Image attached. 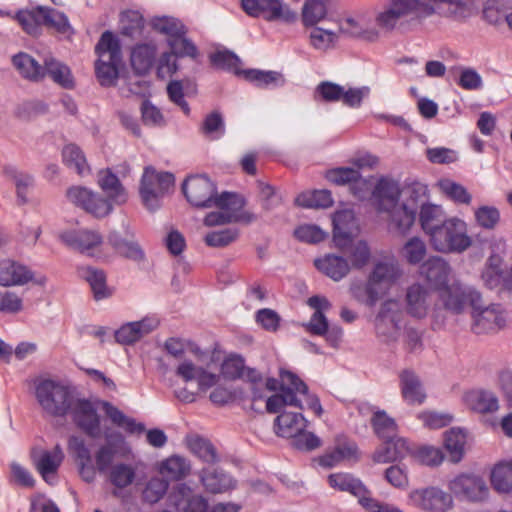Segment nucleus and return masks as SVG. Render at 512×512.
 <instances>
[{"instance_id":"obj_1","label":"nucleus","mask_w":512,"mask_h":512,"mask_svg":"<svg viewBox=\"0 0 512 512\" xmlns=\"http://www.w3.org/2000/svg\"><path fill=\"white\" fill-rule=\"evenodd\" d=\"M451 272L450 264L439 256L428 258L420 267L421 275L424 276L430 288L437 292L444 308L459 314L465 309L466 301H470L473 305L477 302L479 292L457 279L450 283Z\"/></svg>"},{"instance_id":"obj_2","label":"nucleus","mask_w":512,"mask_h":512,"mask_svg":"<svg viewBox=\"0 0 512 512\" xmlns=\"http://www.w3.org/2000/svg\"><path fill=\"white\" fill-rule=\"evenodd\" d=\"M475 0H390L387 7L376 16L379 26L393 30L404 17L422 20L436 14L434 4H448L447 16L464 21L472 15Z\"/></svg>"},{"instance_id":"obj_3","label":"nucleus","mask_w":512,"mask_h":512,"mask_svg":"<svg viewBox=\"0 0 512 512\" xmlns=\"http://www.w3.org/2000/svg\"><path fill=\"white\" fill-rule=\"evenodd\" d=\"M77 390L60 380L45 378L35 385V397L42 410L53 417H65L76 401Z\"/></svg>"},{"instance_id":"obj_4","label":"nucleus","mask_w":512,"mask_h":512,"mask_svg":"<svg viewBox=\"0 0 512 512\" xmlns=\"http://www.w3.org/2000/svg\"><path fill=\"white\" fill-rule=\"evenodd\" d=\"M374 180L373 176L363 178L359 172V176L355 177L349 185L350 192L360 201L372 196L379 212L390 211L399 203L401 196L399 184L385 176H381L376 184Z\"/></svg>"},{"instance_id":"obj_5","label":"nucleus","mask_w":512,"mask_h":512,"mask_svg":"<svg viewBox=\"0 0 512 512\" xmlns=\"http://www.w3.org/2000/svg\"><path fill=\"white\" fill-rule=\"evenodd\" d=\"M428 237L431 247L441 253H461L472 244L466 223L457 217L447 218Z\"/></svg>"},{"instance_id":"obj_6","label":"nucleus","mask_w":512,"mask_h":512,"mask_svg":"<svg viewBox=\"0 0 512 512\" xmlns=\"http://www.w3.org/2000/svg\"><path fill=\"white\" fill-rule=\"evenodd\" d=\"M405 193L407 195L406 199L399 207H397V204L390 211H386L390 215L391 227L403 235L408 233L415 223L421 205L427 204L425 202L426 187L424 185L415 182L405 189Z\"/></svg>"},{"instance_id":"obj_7","label":"nucleus","mask_w":512,"mask_h":512,"mask_svg":"<svg viewBox=\"0 0 512 512\" xmlns=\"http://www.w3.org/2000/svg\"><path fill=\"white\" fill-rule=\"evenodd\" d=\"M175 176L171 172H157L152 166H146L140 180L139 193L143 204L151 211L158 209L162 197L171 191Z\"/></svg>"},{"instance_id":"obj_8","label":"nucleus","mask_w":512,"mask_h":512,"mask_svg":"<svg viewBox=\"0 0 512 512\" xmlns=\"http://www.w3.org/2000/svg\"><path fill=\"white\" fill-rule=\"evenodd\" d=\"M329 485L339 491L351 493L359 499V503L370 512H400L397 508H389L370 497V492L364 483L350 473H333L328 476Z\"/></svg>"},{"instance_id":"obj_9","label":"nucleus","mask_w":512,"mask_h":512,"mask_svg":"<svg viewBox=\"0 0 512 512\" xmlns=\"http://www.w3.org/2000/svg\"><path fill=\"white\" fill-rule=\"evenodd\" d=\"M241 8L250 17L263 18L272 22L280 20L291 24L296 21L297 14L282 0H241Z\"/></svg>"},{"instance_id":"obj_10","label":"nucleus","mask_w":512,"mask_h":512,"mask_svg":"<svg viewBox=\"0 0 512 512\" xmlns=\"http://www.w3.org/2000/svg\"><path fill=\"white\" fill-rule=\"evenodd\" d=\"M182 193L191 206L197 209L211 208L216 184L206 175L187 177L181 186Z\"/></svg>"},{"instance_id":"obj_11","label":"nucleus","mask_w":512,"mask_h":512,"mask_svg":"<svg viewBox=\"0 0 512 512\" xmlns=\"http://www.w3.org/2000/svg\"><path fill=\"white\" fill-rule=\"evenodd\" d=\"M67 199L91 215L101 218L109 215L113 206L109 200L83 186H72L66 191Z\"/></svg>"},{"instance_id":"obj_12","label":"nucleus","mask_w":512,"mask_h":512,"mask_svg":"<svg viewBox=\"0 0 512 512\" xmlns=\"http://www.w3.org/2000/svg\"><path fill=\"white\" fill-rule=\"evenodd\" d=\"M448 487L457 498L469 502H482L489 495L484 479L474 474H459L449 482Z\"/></svg>"},{"instance_id":"obj_13","label":"nucleus","mask_w":512,"mask_h":512,"mask_svg":"<svg viewBox=\"0 0 512 512\" xmlns=\"http://www.w3.org/2000/svg\"><path fill=\"white\" fill-rule=\"evenodd\" d=\"M469 305L472 308L473 326L472 330L476 334L488 333L495 329H501L505 326V318L501 313L500 304H491L487 307L481 305V294L474 305L470 301L465 302V307Z\"/></svg>"},{"instance_id":"obj_14","label":"nucleus","mask_w":512,"mask_h":512,"mask_svg":"<svg viewBox=\"0 0 512 512\" xmlns=\"http://www.w3.org/2000/svg\"><path fill=\"white\" fill-rule=\"evenodd\" d=\"M168 501L178 512H208V500L186 483H176L168 493Z\"/></svg>"},{"instance_id":"obj_15","label":"nucleus","mask_w":512,"mask_h":512,"mask_svg":"<svg viewBox=\"0 0 512 512\" xmlns=\"http://www.w3.org/2000/svg\"><path fill=\"white\" fill-rule=\"evenodd\" d=\"M397 303L388 299L385 300L375 317V330L379 337H383L385 342L396 341L401 330V317L400 313L394 308Z\"/></svg>"},{"instance_id":"obj_16","label":"nucleus","mask_w":512,"mask_h":512,"mask_svg":"<svg viewBox=\"0 0 512 512\" xmlns=\"http://www.w3.org/2000/svg\"><path fill=\"white\" fill-rule=\"evenodd\" d=\"M74 423L91 438L100 436V417L91 401L86 398H76L70 411Z\"/></svg>"},{"instance_id":"obj_17","label":"nucleus","mask_w":512,"mask_h":512,"mask_svg":"<svg viewBox=\"0 0 512 512\" xmlns=\"http://www.w3.org/2000/svg\"><path fill=\"white\" fill-rule=\"evenodd\" d=\"M106 443L101 445L94 455L96 468L100 474H106L114 465L115 457L122 454L126 441L119 432L105 433Z\"/></svg>"},{"instance_id":"obj_18","label":"nucleus","mask_w":512,"mask_h":512,"mask_svg":"<svg viewBox=\"0 0 512 512\" xmlns=\"http://www.w3.org/2000/svg\"><path fill=\"white\" fill-rule=\"evenodd\" d=\"M401 270L397 263L388 260H379L373 267L368 278L378 295L382 298L391 286L400 278Z\"/></svg>"},{"instance_id":"obj_19","label":"nucleus","mask_w":512,"mask_h":512,"mask_svg":"<svg viewBox=\"0 0 512 512\" xmlns=\"http://www.w3.org/2000/svg\"><path fill=\"white\" fill-rule=\"evenodd\" d=\"M234 75L242 77L245 81L259 89H276L286 83L284 75L279 71L262 70L257 68L237 69Z\"/></svg>"},{"instance_id":"obj_20","label":"nucleus","mask_w":512,"mask_h":512,"mask_svg":"<svg viewBox=\"0 0 512 512\" xmlns=\"http://www.w3.org/2000/svg\"><path fill=\"white\" fill-rule=\"evenodd\" d=\"M34 280V272L26 265L11 259L0 261V286H23Z\"/></svg>"},{"instance_id":"obj_21","label":"nucleus","mask_w":512,"mask_h":512,"mask_svg":"<svg viewBox=\"0 0 512 512\" xmlns=\"http://www.w3.org/2000/svg\"><path fill=\"white\" fill-rule=\"evenodd\" d=\"M69 449L75 453L78 472L82 480L88 484L93 483L98 472L96 464H92L91 453L85 441L75 435L69 437Z\"/></svg>"},{"instance_id":"obj_22","label":"nucleus","mask_w":512,"mask_h":512,"mask_svg":"<svg viewBox=\"0 0 512 512\" xmlns=\"http://www.w3.org/2000/svg\"><path fill=\"white\" fill-rule=\"evenodd\" d=\"M77 274L89 284L93 298L96 301L112 296L113 290L107 285V275L103 269L90 265H81L77 267Z\"/></svg>"},{"instance_id":"obj_23","label":"nucleus","mask_w":512,"mask_h":512,"mask_svg":"<svg viewBox=\"0 0 512 512\" xmlns=\"http://www.w3.org/2000/svg\"><path fill=\"white\" fill-rule=\"evenodd\" d=\"M413 453L408 440L404 437L395 436L383 440V446L373 454V460L376 463H390L403 459L408 454Z\"/></svg>"},{"instance_id":"obj_24","label":"nucleus","mask_w":512,"mask_h":512,"mask_svg":"<svg viewBox=\"0 0 512 512\" xmlns=\"http://www.w3.org/2000/svg\"><path fill=\"white\" fill-rule=\"evenodd\" d=\"M199 477L205 490L212 494L225 493L236 487V480L220 468H203Z\"/></svg>"},{"instance_id":"obj_25","label":"nucleus","mask_w":512,"mask_h":512,"mask_svg":"<svg viewBox=\"0 0 512 512\" xmlns=\"http://www.w3.org/2000/svg\"><path fill=\"white\" fill-rule=\"evenodd\" d=\"M64 459L63 451L57 444L53 451L45 450L36 461V467L43 480L49 485L57 483L56 473Z\"/></svg>"},{"instance_id":"obj_26","label":"nucleus","mask_w":512,"mask_h":512,"mask_svg":"<svg viewBox=\"0 0 512 512\" xmlns=\"http://www.w3.org/2000/svg\"><path fill=\"white\" fill-rule=\"evenodd\" d=\"M400 388L404 401L409 405H421L426 393L419 377L410 369L403 370L400 375Z\"/></svg>"},{"instance_id":"obj_27","label":"nucleus","mask_w":512,"mask_h":512,"mask_svg":"<svg viewBox=\"0 0 512 512\" xmlns=\"http://www.w3.org/2000/svg\"><path fill=\"white\" fill-rule=\"evenodd\" d=\"M61 241L81 253L89 252L102 243V236L90 230H72L60 235Z\"/></svg>"},{"instance_id":"obj_28","label":"nucleus","mask_w":512,"mask_h":512,"mask_svg":"<svg viewBox=\"0 0 512 512\" xmlns=\"http://www.w3.org/2000/svg\"><path fill=\"white\" fill-rule=\"evenodd\" d=\"M308 420L301 412L283 410L274 420V431L282 438H291L295 433L305 430Z\"/></svg>"},{"instance_id":"obj_29","label":"nucleus","mask_w":512,"mask_h":512,"mask_svg":"<svg viewBox=\"0 0 512 512\" xmlns=\"http://www.w3.org/2000/svg\"><path fill=\"white\" fill-rule=\"evenodd\" d=\"M157 48L154 44L140 43L133 47L130 55L131 67L135 74L143 76L156 63Z\"/></svg>"},{"instance_id":"obj_30","label":"nucleus","mask_w":512,"mask_h":512,"mask_svg":"<svg viewBox=\"0 0 512 512\" xmlns=\"http://www.w3.org/2000/svg\"><path fill=\"white\" fill-rule=\"evenodd\" d=\"M419 506L426 511L446 512L453 504L452 496L437 487H429L417 493Z\"/></svg>"},{"instance_id":"obj_31","label":"nucleus","mask_w":512,"mask_h":512,"mask_svg":"<svg viewBox=\"0 0 512 512\" xmlns=\"http://www.w3.org/2000/svg\"><path fill=\"white\" fill-rule=\"evenodd\" d=\"M98 184L102 191L107 196V200L112 204L121 205L127 201V192L122 185L117 174H115L110 168L100 171Z\"/></svg>"},{"instance_id":"obj_32","label":"nucleus","mask_w":512,"mask_h":512,"mask_svg":"<svg viewBox=\"0 0 512 512\" xmlns=\"http://www.w3.org/2000/svg\"><path fill=\"white\" fill-rule=\"evenodd\" d=\"M151 27L166 36L168 46H174L176 39L188 32L186 25L180 19L166 15L153 17Z\"/></svg>"},{"instance_id":"obj_33","label":"nucleus","mask_w":512,"mask_h":512,"mask_svg":"<svg viewBox=\"0 0 512 512\" xmlns=\"http://www.w3.org/2000/svg\"><path fill=\"white\" fill-rule=\"evenodd\" d=\"M314 266L334 281L342 280L350 270L347 259L335 254H326L323 257L316 258Z\"/></svg>"},{"instance_id":"obj_34","label":"nucleus","mask_w":512,"mask_h":512,"mask_svg":"<svg viewBox=\"0 0 512 512\" xmlns=\"http://www.w3.org/2000/svg\"><path fill=\"white\" fill-rule=\"evenodd\" d=\"M3 174L13 181L18 203L26 204L28 202V189L34 186V176L27 171L20 170L14 164L4 165Z\"/></svg>"},{"instance_id":"obj_35","label":"nucleus","mask_w":512,"mask_h":512,"mask_svg":"<svg viewBox=\"0 0 512 512\" xmlns=\"http://www.w3.org/2000/svg\"><path fill=\"white\" fill-rule=\"evenodd\" d=\"M122 59L98 57L95 61V76L102 87H113L119 78Z\"/></svg>"},{"instance_id":"obj_36","label":"nucleus","mask_w":512,"mask_h":512,"mask_svg":"<svg viewBox=\"0 0 512 512\" xmlns=\"http://www.w3.org/2000/svg\"><path fill=\"white\" fill-rule=\"evenodd\" d=\"M12 63L25 79L39 82L45 78L46 65H41L35 58L25 52L12 57Z\"/></svg>"},{"instance_id":"obj_37","label":"nucleus","mask_w":512,"mask_h":512,"mask_svg":"<svg viewBox=\"0 0 512 512\" xmlns=\"http://www.w3.org/2000/svg\"><path fill=\"white\" fill-rule=\"evenodd\" d=\"M428 292L418 283L411 285L407 289L406 302L407 312L415 318H424L429 309Z\"/></svg>"},{"instance_id":"obj_38","label":"nucleus","mask_w":512,"mask_h":512,"mask_svg":"<svg viewBox=\"0 0 512 512\" xmlns=\"http://www.w3.org/2000/svg\"><path fill=\"white\" fill-rule=\"evenodd\" d=\"M358 457V446L355 442L345 441L319 456L318 464L323 468H333L341 461Z\"/></svg>"},{"instance_id":"obj_39","label":"nucleus","mask_w":512,"mask_h":512,"mask_svg":"<svg viewBox=\"0 0 512 512\" xmlns=\"http://www.w3.org/2000/svg\"><path fill=\"white\" fill-rule=\"evenodd\" d=\"M45 65V77L48 75L53 82L64 89L70 90L75 87V80L71 69L65 63L54 57H46Z\"/></svg>"},{"instance_id":"obj_40","label":"nucleus","mask_w":512,"mask_h":512,"mask_svg":"<svg viewBox=\"0 0 512 512\" xmlns=\"http://www.w3.org/2000/svg\"><path fill=\"white\" fill-rule=\"evenodd\" d=\"M190 469V462L186 458L172 455L161 462L159 471L168 482L170 480L178 482L189 474Z\"/></svg>"},{"instance_id":"obj_41","label":"nucleus","mask_w":512,"mask_h":512,"mask_svg":"<svg viewBox=\"0 0 512 512\" xmlns=\"http://www.w3.org/2000/svg\"><path fill=\"white\" fill-rule=\"evenodd\" d=\"M469 407L478 413H492L498 409V398L490 391L473 390L465 395Z\"/></svg>"},{"instance_id":"obj_42","label":"nucleus","mask_w":512,"mask_h":512,"mask_svg":"<svg viewBox=\"0 0 512 512\" xmlns=\"http://www.w3.org/2000/svg\"><path fill=\"white\" fill-rule=\"evenodd\" d=\"M417 213L420 226L427 236L447 219L442 207L432 203L421 205V209Z\"/></svg>"},{"instance_id":"obj_43","label":"nucleus","mask_w":512,"mask_h":512,"mask_svg":"<svg viewBox=\"0 0 512 512\" xmlns=\"http://www.w3.org/2000/svg\"><path fill=\"white\" fill-rule=\"evenodd\" d=\"M189 450L201 461L207 464H215L220 461V456L213 443L199 435L187 438Z\"/></svg>"},{"instance_id":"obj_44","label":"nucleus","mask_w":512,"mask_h":512,"mask_svg":"<svg viewBox=\"0 0 512 512\" xmlns=\"http://www.w3.org/2000/svg\"><path fill=\"white\" fill-rule=\"evenodd\" d=\"M370 424L374 434L382 441L395 436L399 431V426L395 419L382 409L374 411Z\"/></svg>"},{"instance_id":"obj_45","label":"nucleus","mask_w":512,"mask_h":512,"mask_svg":"<svg viewBox=\"0 0 512 512\" xmlns=\"http://www.w3.org/2000/svg\"><path fill=\"white\" fill-rule=\"evenodd\" d=\"M490 482L498 493H510L512 491V461L496 464L491 470Z\"/></svg>"},{"instance_id":"obj_46","label":"nucleus","mask_w":512,"mask_h":512,"mask_svg":"<svg viewBox=\"0 0 512 512\" xmlns=\"http://www.w3.org/2000/svg\"><path fill=\"white\" fill-rule=\"evenodd\" d=\"M200 133L211 141H217L226 133L225 120L221 112L212 111L208 113L199 128Z\"/></svg>"},{"instance_id":"obj_47","label":"nucleus","mask_w":512,"mask_h":512,"mask_svg":"<svg viewBox=\"0 0 512 512\" xmlns=\"http://www.w3.org/2000/svg\"><path fill=\"white\" fill-rule=\"evenodd\" d=\"M41 15L42 25L54 28L60 34H73L74 30L67 15L57 9L43 6L38 11Z\"/></svg>"},{"instance_id":"obj_48","label":"nucleus","mask_w":512,"mask_h":512,"mask_svg":"<svg viewBox=\"0 0 512 512\" xmlns=\"http://www.w3.org/2000/svg\"><path fill=\"white\" fill-rule=\"evenodd\" d=\"M333 203L331 191L327 189L302 192L295 198V204L302 208H328Z\"/></svg>"},{"instance_id":"obj_49","label":"nucleus","mask_w":512,"mask_h":512,"mask_svg":"<svg viewBox=\"0 0 512 512\" xmlns=\"http://www.w3.org/2000/svg\"><path fill=\"white\" fill-rule=\"evenodd\" d=\"M466 444L465 430L461 428H451L445 433L444 446L449 453L450 461L458 463L464 455Z\"/></svg>"},{"instance_id":"obj_50","label":"nucleus","mask_w":512,"mask_h":512,"mask_svg":"<svg viewBox=\"0 0 512 512\" xmlns=\"http://www.w3.org/2000/svg\"><path fill=\"white\" fill-rule=\"evenodd\" d=\"M106 474L108 475V481L120 490L132 485L136 479L135 468L124 462L114 464Z\"/></svg>"},{"instance_id":"obj_51","label":"nucleus","mask_w":512,"mask_h":512,"mask_svg":"<svg viewBox=\"0 0 512 512\" xmlns=\"http://www.w3.org/2000/svg\"><path fill=\"white\" fill-rule=\"evenodd\" d=\"M95 53L97 57L122 59L121 43L119 38L112 31L106 30L102 33L95 46Z\"/></svg>"},{"instance_id":"obj_52","label":"nucleus","mask_w":512,"mask_h":512,"mask_svg":"<svg viewBox=\"0 0 512 512\" xmlns=\"http://www.w3.org/2000/svg\"><path fill=\"white\" fill-rule=\"evenodd\" d=\"M329 0H306L302 10V22L306 27L316 26L327 16Z\"/></svg>"},{"instance_id":"obj_53","label":"nucleus","mask_w":512,"mask_h":512,"mask_svg":"<svg viewBox=\"0 0 512 512\" xmlns=\"http://www.w3.org/2000/svg\"><path fill=\"white\" fill-rule=\"evenodd\" d=\"M144 29V18L135 10H128L121 14L120 33L130 38L140 37Z\"/></svg>"},{"instance_id":"obj_54","label":"nucleus","mask_w":512,"mask_h":512,"mask_svg":"<svg viewBox=\"0 0 512 512\" xmlns=\"http://www.w3.org/2000/svg\"><path fill=\"white\" fill-rule=\"evenodd\" d=\"M62 159L67 167L74 168L79 175H84L90 171L83 151L76 144L64 146Z\"/></svg>"},{"instance_id":"obj_55","label":"nucleus","mask_w":512,"mask_h":512,"mask_svg":"<svg viewBox=\"0 0 512 512\" xmlns=\"http://www.w3.org/2000/svg\"><path fill=\"white\" fill-rule=\"evenodd\" d=\"M350 292L354 299H356L358 302L364 303L369 307H374L380 299L376 288L373 287L369 278L365 282H353L350 286Z\"/></svg>"},{"instance_id":"obj_56","label":"nucleus","mask_w":512,"mask_h":512,"mask_svg":"<svg viewBox=\"0 0 512 512\" xmlns=\"http://www.w3.org/2000/svg\"><path fill=\"white\" fill-rule=\"evenodd\" d=\"M210 63L216 69L232 72L239 69L237 65L241 63L239 56L231 50H218L209 55Z\"/></svg>"},{"instance_id":"obj_57","label":"nucleus","mask_w":512,"mask_h":512,"mask_svg":"<svg viewBox=\"0 0 512 512\" xmlns=\"http://www.w3.org/2000/svg\"><path fill=\"white\" fill-rule=\"evenodd\" d=\"M439 185L442 192L453 202L466 205L471 203L472 196L462 184L444 179L440 181Z\"/></svg>"},{"instance_id":"obj_58","label":"nucleus","mask_w":512,"mask_h":512,"mask_svg":"<svg viewBox=\"0 0 512 512\" xmlns=\"http://www.w3.org/2000/svg\"><path fill=\"white\" fill-rule=\"evenodd\" d=\"M239 237L237 228H224L208 232L204 237L207 246L213 248H223L236 241Z\"/></svg>"},{"instance_id":"obj_59","label":"nucleus","mask_w":512,"mask_h":512,"mask_svg":"<svg viewBox=\"0 0 512 512\" xmlns=\"http://www.w3.org/2000/svg\"><path fill=\"white\" fill-rule=\"evenodd\" d=\"M41 9H43V6H37L32 10H19L16 13L15 18L26 33L33 36L39 33L42 20L38 11Z\"/></svg>"},{"instance_id":"obj_60","label":"nucleus","mask_w":512,"mask_h":512,"mask_svg":"<svg viewBox=\"0 0 512 512\" xmlns=\"http://www.w3.org/2000/svg\"><path fill=\"white\" fill-rule=\"evenodd\" d=\"M169 490V482L159 477H152L146 484L142 497L149 504L158 502Z\"/></svg>"},{"instance_id":"obj_61","label":"nucleus","mask_w":512,"mask_h":512,"mask_svg":"<svg viewBox=\"0 0 512 512\" xmlns=\"http://www.w3.org/2000/svg\"><path fill=\"white\" fill-rule=\"evenodd\" d=\"M309 38L313 48L323 51L333 47L338 40V36L334 31L319 26H313Z\"/></svg>"},{"instance_id":"obj_62","label":"nucleus","mask_w":512,"mask_h":512,"mask_svg":"<svg viewBox=\"0 0 512 512\" xmlns=\"http://www.w3.org/2000/svg\"><path fill=\"white\" fill-rule=\"evenodd\" d=\"M245 205V199L235 192L224 191L220 195L213 194L211 207H218L222 210H240Z\"/></svg>"},{"instance_id":"obj_63","label":"nucleus","mask_w":512,"mask_h":512,"mask_svg":"<svg viewBox=\"0 0 512 512\" xmlns=\"http://www.w3.org/2000/svg\"><path fill=\"white\" fill-rule=\"evenodd\" d=\"M168 99L178 106L186 116L191 113L190 106L185 99L184 86L182 80H171L166 87Z\"/></svg>"},{"instance_id":"obj_64","label":"nucleus","mask_w":512,"mask_h":512,"mask_svg":"<svg viewBox=\"0 0 512 512\" xmlns=\"http://www.w3.org/2000/svg\"><path fill=\"white\" fill-rule=\"evenodd\" d=\"M294 236L300 242L317 244L322 242L327 234L315 224H303L294 230Z\"/></svg>"}]
</instances>
